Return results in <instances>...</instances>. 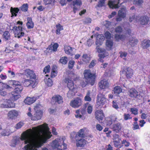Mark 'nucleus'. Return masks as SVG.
Masks as SVG:
<instances>
[{
	"mask_svg": "<svg viewBox=\"0 0 150 150\" xmlns=\"http://www.w3.org/2000/svg\"><path fill=\"white\" fill-rule=\"evenodd\" d=\"M47 139V126L40 125L28 129L23 132L20 138H15L12 141L11 146L14 147L21 140L24 141V146L26 150H37L41 147Z\"/></svg>",
	"mask_w": 150,
	"mask_h": 150,
	"instance_id": "obj_1",
	"label": "nucleus"
},
{
	"mask_svg": "<svg viewBox=\"0 0 150 150\" xmlns=\"http://www.w3.org/2000/svg\"><path fill=\"white\" fill-rule=\"evenodd\" d=\"M9 99H4L0 101V107L1 108H13L15 107L14 103L21 97L20 94L13 91L8 93Z\"/></svg>",
	"mask_w": 150,
	"mask_h": 150,
	"instance_id": "obj_2",
	"label": "nucleus"
},
{
	"mask_svg": "<svg viewBox=\"0 0 150 150\" xmlns=\"http://www.w3.org/2000/svg\"><path fill=\"white\" fill-rule=\"evenodd\" d=\"M64 82L67 84V86L69 89L67 93V97L69 98L73 97L77 92V88L76 86L74 85L72 79L69 77L65 79Z\"/></svg>",
	"mask_w": 150,
	"mask_h": 150,
	"instance_id": "obj_3",
	"label": "nucleus"
},
{
	"mask_svg": "<svg viewBox=\"0 0 150 150\" xmlns=\"http://www.w3.org/2000/svg\"><path fill=\"white\" fill-rule=\"evenodd\" d=\"M42 106L40 104L37 105L34 108L35 113L32 115L31 112H28L27 113L28 116L32 120H38L41 118L43 114V111L42 110Z\"/></svg>",
	"mask_w": 150,
	"mask_h": 150,
	"instance_id": "obj_4",
	"label": "nucleus"
},
{
	"mask_svg": "<svg viewBox=\"0 0 150 150\" xmlns=\"http://www.w3.org/2000/svg\"><path fill=\"white\" fill-rule=\"evenodd\" d=\"M64 141L62 138H57L52 142L51 146L56 150H65L67 148V145Z\"/></svg>",
	"mask_w": 150,
	"mask_h": 150,
	"instance_id": "obj_5",
	"label": "nucleus"
},
{
	"mask_svg": "<svg viewBox=\"0 0 150 150\" xmlns=\"http://www.w3.org/2000/svg\"><path fill=\"white\" fill-rule=\"evenodd\" d=\"M12 30L14 33L15 36L18 38L24 36L26 30L23 28L21 26H19L18 27L15 26L13 27Z\"/></svg>",
	"mask_w": 150,
	"mask_h": 150,
	"instance_id": "obj_6",
	"label": "nucleus"
},
{
	"mask_svg": "<svg viewBox=\"0 0 150 150\" xmlns=\"http://www.w3.org/2000/svg\"><path fill=\"white\" fill-rule=\"evenodd\" d=\"M84 77L88 81L87 82H89L93 85L95 81V76L92 74L90 71L89 70H86L84 72Z\"/></svg>",
	"mask_w": 150,
	"mask_h": 150,
	"instance_id": "obj_7",
	"label": "nucleus"
},
{
	"mask_svg": "<svg viewBox=\"0 0 150 150\" xmlns=\"http://www.w3.org/2000/svg\"><path fill=\"white\" fill-rule=\"evenodd\" d=\"M12 88L11 86L8 85L5 83H2L1 84V86H0V95L3 96H5L7 94V92L4 90L5 89H6L9 91H11Z\"/></svg>",
	"mask_w": 150,
	"mask_h": 150,
	"instance_id": "obj_8",
	"label": "nucleus"
},
{
	"mask_svg": "<svg viewBox=\"0 0 150 150\" xmlns=\"http://www.w3.org/2000/svg\"><path fill=\"white\" fill-rule=\"evenodd\" d=\"M96 49L97 50V51L98 53H103V54H99L98 56L99 57V60L101 62H103V61L102 59L108 56V53L104 49L99 47L97 46L96 47Z\"/></svg>",
	"mask_w": 150,
	"mask_h": 150,
	"instance_id": "obj_9",
	"label": "nucleus"
},
{
	"mask_svg": "<svg viewBox=\"0 0 150 150\" xmlns=\"http://www.w3.org/2000/svg\"><path fill=\"white\" fill-rule=\"evenodd\" d=\"M106 103V99L104 95L99 94L97 96V105L98 107H102Z\"/></svg>",
	"mask_w": 150,
	"mask_h": 150,
	"instance_id": "obj_10",
	"label": "nucleus"
},
{
	"mask_svg": "<svg viewBox=\"0 0 150 150\" xmlns=\"http://www.w3.org/2000/svg\"><path fill=\"white\" fill-rule=\"evenodd\" d=\"M82 102L81 99L77 97L71 101L70 105L73 108H77L81 105Z\"/></svg>",
	"mask_w": 150,
	"mask_h": 150,
	"instance_id": "obj_11",
	"label": "nucleus"
},
{
	"mask_svg": "<svg viewBox=\"0 0 150 150\" xmlns=\"http://www.w3.org/2000/svg\"><path fill=\"white\" fill-rule=\"evenodd\" d=\"M131 34V30L129 29L127 30L125 35L115 34V39L116 41H119L120 40H125L126 37H129Z\"/></svg>",
	"mask_w": 150,
	"mask_h": 150,
	"instance_id": "obj_12",
	"label": "nucleus"
},
{
	"mask_svg": "<svg viewBox=\"0 0 150 150\" xmlns=\"http://www.w3.org/2000/svg\"><path fill=\"white\" fill-rule=\"evenodd\" d=\"M11 82L13 86L15 87L13 91L20 94L23 89L21 83L19 81L15 80L11 81Z\"/></svg>",
	"mask_w": 150,
	"mask_h": 150,
	"instance_id": "obj_13",
	"label": "nucleus"
},
{
	"mask_svg": "<svg viewBox=\"0 0 150 150\" xmlns=\"http://www.w3.org/2000/svg\"><path fill=\"white\" fill-rule=\"evenodd\" d=\"M75 142L77 147H83L86 144V140L83 138L78 139L76 137H75Z\"/></svg>",
	"mask_w": 150,
	"mask_h": 150,
	"instance_id": "obj_14",
	"label": "nucleus"
},
{
	"mask_svg": "<svg viewBox=\"0 0 150 150\" xmlns=\"http://www.w3.org/2000/svg\"><path fill=\"white\" fill-rule=\"evenodd\" d=\"M19 115L18 111L15 110H12L8 112L7 115L8 118L11 120H15L17 117Z\"/></svg>",
	"mask_w": 150,
	"mask_h": 150,
	"instance_id": "obj_15",
	"label": "nucleus"
},
{
	"mask_svg": "<svg viewBox=\"0 0 150 150\" xmlns=\"http://www.w3.org/2000/svg\"><path fill=\"white\" fill-rule=\"evenodd\" d=\"M113 139L114 144L115 147H121V140L118 134H114L113 136Z\"/></svg>",
	"mask_w": 150,
	"mask_h": 150,
	"instance_id": "obj_16",
	"label": "nucleus"
},
{
	"mask_svg": "<svg viewBox=\"0 0 150 150\" xmlns=\"http://www.w3.org/2000/svg\"><path fill=\"white\" fill-rule=\"evenodd\" d=\"M25 73L27 78L33 80H36V76L33 71L27 69L25 71Z\"/></svg>",
	"mask_w": 150,
	"mask_h": 150,
	"instance_id": "obj_17",
	"label": "nucleus"
},
{
	"mask_svg": "<svg viewBox=\"0 0 150 150\" xmlns=\"http://www.w3.org/2000/svg\"><path fill=\"white\" fill-rule=\"evenodd\" d=\"M82 4L81 0H74L72 2V5L74 6L73 12L74 13L76 12L80 8Z\"/></svg>",
	"mask_w": 150,
	"mask_h": 150,
	"instance_id": "obj_18",
	"label": "nucleus"
},
{
	"mask_svg": "<svg viewBox=\"0 0 150 150\" xmlns=\"http://www.w3.org/2000/svg\"><path fill=\"white\" fill-rule=\"evenodd\" d=\"M38 98L36 96L32 98L27 97L25 99L24 102L25 104L30 105L34 103Z\"/></svg>",
	"mask_w": 150,
	"mask_h": 150,
	"instance_id": "obj_19",
	"label": "nucleus"
},
{
	"mask_svg": "<svg viewBox=\"0 0 150 150\" xmlns=\"http://www.w3.org/2000/svg\"><path fill=\"white\" fill-rule=\"evenodd\" d=\"M104 40V37L102 34H99L97 35L96 38V44L98 47L101 45L103 43V41Z\"/></svg>",
	"mask_w": 150,
	"mask_h": 150,
	"instance_id": "obj_20",
	"label": "nucleus"
},
{
	"mask_svg": "<svg viewBox=\"0 0 150 150\" xmlns=\"http://www.w3.org/2000/svg\"><path fill=\"white\" fill-rule=\"evenodd\" d=\"M120 0H110L108 5L110 8H117L118 7V4L120 3Z\"/></svg>",
	"mask_w": 150,
	"mask_h": 150,
	"instance_id": "obj_21",
	"label": "nucleus"
},
{
	"mask_svg": "<svg viewBox=\"0 0 150 150\" xmlns=\"http://www.w3.org/2000/svg\"><path fill=\"white\" fill-rule=\"evenodd\" d=\"M128 94L130 97L132 98H137L139 96L136 90L134 88H131L129 90Z\"/></svg>",
	"mask_w": 150,
	"mask_h": 150,
	"instance_id": "obj_22",
	"label": "nucleus"
},
{
	"mask_svg": "<svg viewBox=\"0 0 150 150\" xmlns=\"http://www.w3.org/2000/svg\"><path fill=\"white\" fill-rule=\"evenodd\" d=\"M88 131L86 127H83L76 134L75 137H78L79 136L81 137H84L85 135V133Z\"/></svg>",
	"mask_w": 150,
	"mask_h": 150,
	"instance_id": "obj_23",
	"label": "nucleus"
},
{
	"mask_svg": "<svg viewBox=\"0 0 150 150\" xmlns=\"http://www.w3.org/2000/svg\"><path fill=\"white\" fill-rule=\"evenodd\" d=\"M127 11L125 7H122L118 12V15L124 18L126 17Z\"/></svg>",
	"mask_w": 150,
	"mask_h": 150,
	"instance_id": "obj_24",
	"label": "nucleus"
},
{
	"mask_svg": "<svg viewBox=\"0 0 150 150\" xmlns=\"http://www.w3.org/2000/svg\"><path fill=\"white\" fill-rule=\"evenodd\" d=\"M52 100L59 104L62 103L63 102L62 97L59 95H57L53 97L52 98Z\"/></svg>",
	"mask_w": 150,
	"mask_h": 150,
	"instance_id": "obj_25",
	"label": "nucleus"
},
{
	"mask_svg": "<svg viewBox=\"0 0 150 150\" xmlns=\"http://www.w3.org/2000/svg\"><path fill=\"white\" fill-rule=\"evenodd\" d=\"M139 23L142 25H145L148 24L149 22V18L146 16H141L139 20Z\"/></svg>",
	"mask_w": 150,
	"mask_h": 150,
	"instance_id": "obj_26",
	"label": "nucleus"
},
{
	"mask_svg": "<svg viewBox=\"0 0 150 150\" xmlns=\"http://www.w3.org/2000/svg\"><path fill=\"white\" fill-rule=\"evenodd\" d=\"M34 82V83L33 85V87H35L38 84V82L37 80H25L24 82V85L26 86H28L31 85L32 82Z\"/></svg>",
	"mask_w": 150,
	"mask_h": 150,
	"instance_id": "obj_27",
	"label": "nucleus"
},
{
	"mask_svg": "<svg viewBox=\"0 0 150 150\" xmlns=\"http://www.w3.org/2000/svg\"><path fill=\"white\" fill-rule=\"evenodd\" d=\"M124 73L127 78H131L133 74V70L132 69L129 68H126Z\"/></svg>",
	"mask_w": 150,
	"mask_h": 150,
	"instance_id": "obj_28",
	"label": "nucleus"
},
{
	"mask_svg": "<svg viewBox=\"0 0 150 150\" xmlns=\"http://www.w3.org/2000/svg\"><path fill=\"white\" fill-rule=\"evenodd\" d=\"M108 86V82L105 80L103 79L99 83V86L100 88L104 89L107 88Z\"/></svg>",
	"mask_w": 150,
	"mask_h": 150,
	"instance_id": "obj_29",
	"label": "nucleus"
},
{
	"mask_svg": "<svg viewBox=\"0 0 150 150\" xmlns=\"http://www.w3.org/2000/svg\"><path fill=\"white\" fill-rule=\"evenodd\" d=\"M150 46V40L145 39L142 42L141 47L143 49H147Z\"/></svg>",
	"mask_w": 150,
	"mask_h": 150,
	"instance_id": "obj_30",
	"label": "nucleus"
},
{
	"mask_svg": "<svg viewBox=\"0 0 150 150\" xmlns=\"http://www.w3.org/2000/svg\"><path fill=\"white\" fill-rule=\"evenodd\" d=\"M96 117L98 120H102L103 118V112L102 110H98L95 112Z\"/></svg>",
	"mask_w": 150,
	"mask_h": 150,
	"instance_id": "obj_31",
	"label": "nucleus"
},
{
	"mask_svg": "<svg viewBox=\"0 0 150 150\" xmlns=\"http://www.w3.org/2000/svg\"><path fill=\"white\" fill-rule=\"evenodd\" d=\"M85 112V110L83 109L77 110L76 111L75 116L76 118H80L84 114Z\"/></svg>",
	"mask_w": 150,
	"mask_h": 150,
	"instance_id": "obj_32",
	"label": "nucleus"
},
{
	"mask_svg": "<svg viewBox=\"0 0 150 150\" xmlns=\"http://www.w3.org/2000/svg\"><path fill=\"white\" fill-rule=\"evenodd\" d=\"M74 49V48L69 46H65L64 48L65 53L67 54H70L71 55L73 54V50Z\"/></svg>",
	"mask_w": 150,
	"mask_h": 150,
	"instance_id": "obj_33",
	"label": "nucleus"
},
{
	"mask_svg": "<svg viewBox=\"0 0 150 150\" xmlns=\"http://www.w3.org/2000/svg\"><path fill=\"white\" fill-rule=\"evenodd\" d=\"M113 43L112 41L110 40H107L106 42V48L108 50H111L113 46Z\"/></svg>",
	"mask_w": 150,
	"mask_h": 150,
	"instance_id": "obj_34",
	"label": "nucleus"
},
{
	"mask_svg": "<svg viewBox=\"0 0 150 150\" xmlns=\"http://www.w3.org/2000/svg\"><path fill=\"white\" fill-rule=\"evenodd\" d=\"M139 18V17L138 16L136 15L134 13H133L129 16V21L130 22H132V21L137 22Z\"/></svg>",
	"mask_w": 150,
	"mask_h": 150,
	"instance_id": "obj_35",
	"label": "nucleus"
},
{
	"mask_svg": "<svg viewBox=\"0 0 150 150\" xmlns=\"http://www.w3.org/2000/svg\"><path fill=\"white\" fill-rule=\"evenodd\" d=\"M122 128L121 125L120 123H117L113 125V129L116 132L118 133L120 132Z\"/></svg>",
	"mask_w": 150,
	"mask_h": 150,
	"instance_id": "obj_36",
	"label": "nucleus"
},
{
	"mask_svg": "<svg viewBox=\"0 0 150 150\" xmlns=\"http://www.w3.org/2000/svg\"><path fill=\"white\" fill-rule=\"evenodd\" d=\"M27 22L26 23V25L27 28L28 29H31L34 27V23L32 21L31 18L28 17L27 18Z\"/></svg>",
	"mask_w": 150,
	"mask_h": 150,
	"instance_id": "obj_37",
	"label": "nucleus"
},
{
	"mask_svg": "<svg viewBox=\"0 0 150 150\" xmlns=\"http://www.w3.org/2000/svg\"><path fill=\"white\" fill-rule=\"evenodd\" d=\"M57 67L56 65H53L52 68L51 77L52 78L55 77L57 74Z\"/></svg>",
	"mask_w": 150,
	"mask_h": 150,
	"instance_id": "obj_38",
	"label": "nucleus"
},
{
	"mask_svg": "<svg viewBox=\"0 0 150 150\" xmlns=\"http://www.w3.org/2000/svg\"><path fill=\"white\" fill-rule=\"evenodd\" d=\"M58 47V45L57 43H52L51 45L49 46L48 48L51 51H53L55 52L57 51V49Z\"/></svg>",
	"mask_w": 150,
	"mask_h": 150,
	"instance_id": "obj_39",
	"label": "nucleus"
},
{
	"mask_svg": "<svg viewBox=\"0 0 150 150\" xmlns=\"http://www.w3.org/2000/svg\"><path fill=\"white\" fill-rule=\"evenodd\" d=\"M19 10V9L18 8H13L11 7L10 9V11L11 13V17H13L14 16H17V13Z\"/></svg>",
	"mask_w": 150,
	"mask_h": 150,
	"instance_id": "obj_40",
	"label": "nucleus"
},
{
	"mask_svg": "<svg viewBox=\"0 0 150 150\" xmlns=\"http://www.w3.org/2000/svg\"><path fill=\"white\" fill-rule=\"evenodd\" d=\"M2 37L3 39L6 41L10 39L11 35L8 31H5Z\"/></svg>",
	"mask_w": 150,
	"mask_h": 150,
	"instance_id": "obj_41",
	"label": "nucleus"
},
{
	"mask_svg": "<svg viewBox=\"0 0 150 150\" xmlns=\"http://www.w3.org/2000/svg\"><path fill=\"white\" fill-rule=\"evenodd\" d=\"M82 60L86 63L89 62L90 60V56L87 54H83L82 56Z\"/></svg>",
	"mask_w": 150,
	"mask_h": 150,
	"instance_id": "obj_42",
	"label": "nucleus"
},
{
	"mask_svg": "<svg viewBox=\"0 0 150 150\" xmlns=\"http://www.w3.org/2000/svg\"><path fill=\"white\" fill-rule=\"evenodd\" d=\"M11 133L10 130L9 129H6L4 130L1 133V135L2 136H8Z\"/></svg>",
	"mask_w": 150,
	"mask_h": 150,
	"instance_id": "obj_43",
	"label": "nucleus"
},
{
	"mask_svg": "<svg viewBox=\"0 0 150 150\" xmlns=\"http://www.w3.org/2000/svg\"><path fill=\"white\" fill-rule=\"evenodd\" d=\"M138 42V40L133 38H131L129 41V44L132 46H134L136 45Z\"/></svg>",
	"mask_w": 150,
	"mask_h": 150,
	"instance_id": "obj_44",
	"label": "nucleus"
},
{
	"mask_svg": "<svg viewBox=\"0 0 150 150\" xmlns=\"http://www.w3.org/2000/svg\"><path fill=\"white\" fill-rule=\"evenodd\" d=\"M91 93L89 91H88L86 96L84 97V100L86 101H91Z\"/></svg>",
	"mask_w": 150,
	"mask_h": 150,
	"instance_id": "obj_45",
	"label": "nucleus"
},
{
	"mask_svg": "<svg viewBox=\"0 0 150 150\" xmlns=\"http://www.w3.org/2000/svg\"><path fill=\"white\" fill-rule=\"evenodd\" d=\"M67 61L68 59L66 57H62L59 60V62L63 64H66L67 63Z\"/></svg>",
	"mask_w": 150,
	"mask_h": 150,
	"instance_id": "obj_46",
	"label": "nucleus"
},
{
	"mask_svg": "<svg viewBox=\"0 0 150 150\" xmlns=\"http://www.w3.org/2000/svg\"><path fill=\"white\" fill-rule=\"evenodd\" d=\"M56 32L57 34H60V31L63 30V26L60 25L58 24L56 25Z\"/></svg>",
	"mask_w": 150,
	"mask_h": 150,
	"instance_id": "obj_47",
	"label": "nucleus"
},
{
	"mask_svg": "<svg viewBox=\"0 0 150 150\" xmlns=\"http://www.w3.org/2000/svg\"><path fill=\"white\" fill-rule=\"evenodd\" d=\"M122 89L119 86L115 87L114 89V91L115 93L118 94L122 92Z\"/></svg>",
	"mask_w": 150,
	"mask_h": 150,
	"instance_id": "obj_48",
	"label": "nucleus"
},
{
	"mask_svg": "<svg viewBox=\"0 0 150 150\" xmlns=\"http://www.w3.org/2000/svg\"><path fill=\"white\" fill-rule=\"evenodd\" d=\"M28 5L27 4H23L22 6L20 7L21 10L24 12L27 11H28Z\"/></svg>",
	"mask_w": 150,
	"mask_h": 150,
	"instance_id": "obj_49",
	"label": "nucleus"
},
{
	"mask_svg": "<svg viewBox=\"0 0 150 150\" xmlns=\"http://www.w3.org/2000/svg\"><path fill=\"white\" fill-rule=\"evenodd\" d=\"M23 122L21 121L17 123L15 126V128L17 129H20L24 125Z\"/></svg>",
	"mask_w": 150,
	"mask_h": 150,
	"instance_id": "obj_50",
	"label": "nucleus"
},
{
	"mask_svg": "<svg viewBox=\"0 0 150 150\" xmlns=\"http://www.w3.org/2000/svg\"><path fill=\"white\" fill-rule=\"evenodd\" d=\"M130 116V115L129 114L124 113L123 114L124 120H128L131 119L132 117Z\"/></svg>",
	"mask_w": 150,
	"mask_h": 150,
	"instance_id": "obj_51",
	"label": "nucleus"
},
{
	"mask_svg": "<svg viewBox=\"0 0 150 150\" xmlns=\"http://www.w3.org/2000/svg\"><path fill=\"white\" fill-rule=\"evenodd\" d=\"M144 2L143 0H134L133 1V4L138 6L141 5Z\"/></svg>",
	"mask_w": 150,
	"mask_h": 150,
	"instance_id": "obj_52",
	"label": "nucleus"
},
{
	"mask_svg": "<svg viewBox=\"0 0 150 150\" xmlns=\"http://www.w3.org/2000/svg\"><path fill=\"white\" fill-rule=\"evenodd\" d=\"M120 57L123 58L124 59L126 60L125 57L127 55V53L125 52H120Z\"/></svg>",
	"mask_w": 150,
	"mask_h": 150,
	"instance_id": "obj_53",
	"label": "nucleus"
},
{
	"mask_svg": "<svg viewBox=\"0 0 150 150\" xmlns=\"http://www.w3.org/2000/svg\"><path fill=\"white\" fill-rule=\"evenodd\" d=\"M75 62L74 60L70 61L68 63L69 67V69H71L73 67Z\"/></svg>",
	"mask_w": 150,
	"mask_h": 150,
	"instance_id": "obj_54",
	"label": "nucleus"
},
{
	"mask_svg": "<svg viewBox=\"0 0 150 150\" xmlns=\"http://www.w3.org/2000/svg\"><path fill=\"white\" fill-rule=\"evenodd\" d=\"M122 31V28L120 26H118L115 29V31L117 33H120Z\"/></svg>",
	"mask_w": 150,
	"mask_h": 150,
	"instance_id": "obj_55",
	"label": "nucleus"
},
{
	"mask_svg": "<svg viewBox=\"0 0 150 150\" xmlns=\"http://www.w3.org/2000/svg\"><path fill=\"white\" fill-rule=\"evenodd\" d=\"M86 105H88L87 109L88 113L89 114L91 113L92 111V106L90 105H89L88 103H86Z\"/></svg>",
	"mask_w": 150,
	"mask_h": 150,
	"instance_id": "obj_56",
	"label": "nucleus"
},
{
	"mask_svg": "<svg viewBox=\"0 0 150 150\" xmlns=\"http://www.w3.org/2000/svg\"><path fill=\"white\" fill-rule=\"evenodd\" d=\"M106 0H100L98 6V7H102L104 5L105 2Z\"/></svg>",
	"mask_w": 150,
	"mask_h": 150,
	"instance_id": "obj_57",
	"label": "nucleus"
},
{
	"mask_svg": "<svg viewBox=\"0 0 150 150\" xmlns=\"http://www.w3.org/2000/svg\"><path fill=\"white\" fill-rule=\"evenodd\" d=\"M131 111L132 114L136 115L138 114V110L135 108H132L130 109Z\"/></svg>",
	"mask_w": 150,
	"mask_h": 150,
	"instance_id": "obj_58",
	"label": "nucleus"
},
{
	"mask_svg": "<svg viewBox=\"0 0 150 150\" xmlns=\"http://www.w3.org/2000/svg\"><path fill=\"white\" fill-rule=\"evenodd\" d=\"M105 37L106 39H110L111 38V34L109 32H106L104 34Z\"/></svg>",
	"mask_w": 150,
	"mask_h": 150,
	"instance_id": "obj_59",
	"label": "nucleus"
},
{
	"mask_svg": "<svg viewBox=\"0 0 150 150\" xmlns=\"http://www.w3.org/2000/svg\"><path fill=\"white\" fill-rule=\"evenodd\" d=\"M94 43V41L91 39H89L87 41V44L88 46H91Z\"/></svg>",
	"mask_w": 150,
	"mask_h": 150,
	"instance_id": "obj_60",
	"label": "nucleus"
},
{
	"mask_svg": "<svg viewBox=\"0 0 150 150\" xmlns=\"http://www.w3.org/2000/svg\"><path fill=\"white\" fill-rule=\"evenodd\" d=\"M91 22V20L90 18H86L84 21V23L85 24L90 23Z\"/></svg>",
	"mask_w": 150,
	"mask_h": 150,
	"instance_id": "obj_61",
	"label": "nucleus"
},
{
	"mask_svg": "<svg viewBox=\"0 0 150 150\" xmlns=\"http://www.w3.org/2000/svg\"><path fill=\"white\" fill-rule=\"evenodd\" d=\"M53 84V81L51 79L49 78L47 79V86H51Z\"/></svg>",
	"mask_w": 150,
	"mask_h": 150,
	"instance_id": "obj_62",
	"label": "nucleus"
},
{
	"mask_svg": "<svg viewBox=\"0 0 150 150\" xmlns=\"http://www.w3.org/2000/svg\"><path fill=\"white\" fill-rule=\"evenodd\" d=\"M112 106L113 108L117 109L119 108V107L117 104V103L114 101H113L112 102Z\"/></svg>",
	"mask_w": 150,
	"mask_h": 150,
	"instance_id": "obj_63",
	"label": "nucleus"
},
{
	"mask_svg": "<svg viewBox=\"0 0 150 150\" xmlns=\"http://www.w3.org/2000/svg\"><path fill=\"white\" fill-rule=\"evenodd\" d=\"M96 129L99 131H101L103 128V127L99 124H97L96 126Z\"/></svg>",
	"mask_w": 150,
	"mask_h": 150,
	"instance_id": "obj_64",
	"label": "nucleus"
}]
</instances>
